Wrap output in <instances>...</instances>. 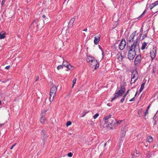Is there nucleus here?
I'll list each match as a JSON object with an SVG mask.
<instances>
[{
  "label": "nucleus",
  "instance_id": "nucleus-1",
  "mask_svg": "<svg viewBox=\"0 0 158 158\" xmlns=\"http://www.w3.org/2000/svg\"><path fill=\"white\" fill-rule=\"evenodd\" d=\"M139 39L137 38L132 44L128 46L127 49L128 51L127 57L130 60H133L135 56V52L139 50Z\"/></svg>",
  "mask_w": 158,
  "mask_h": 158
},
{
  "label": "nucleus",
  "instance_id": "nucleus-2",
  "mask_svg": "<svg viewBox=\"0 0 158 158\" xmlns=\"http://www.w3.org/2000/svg\"><path fill=\"white\" fill-rule=\"evenodd\" d=\"M54 96V95H52V96H50L49 98V101L50 102L49 105H47L46 103L45 102L42 106L41 108V115L42 117H41V118L40 119V122L41 123H45L46 121V120L44 117V116L46 112L49 110L50 107V105L53 101Z\"/></svg>",
  "mask_w": 158,
  "mask_h": 158
},
{
  "label": "nucleus",
  "instance_id": "nucleus-3",
  "mask_svg": "<svg viewBox=\"0 0 158 158\" xmlns=\"http://www.w3.org/2000/svg\"><path fill=\"white\" fill-rule=\"evenodd\" d=\"M125 91V88L123 86H120V89L118 91L115 92L114 94V97L111 100V101H113L114 99L122 96L123 94Z\"/></svg>",
  "mask_w": 158,
  "mask_h": 158
},
{
  "label": "nucleus",
  "instance_id": "nucleus-4",
  "mask_svg": "<svg viewBox=\"0 0 158 158\" xmlns=\"http://www.w3.org/2000/svg\"><path fill=\"white\" fill-rule=\"evenodd\" d=\"M114 119L113 117H111L110 115H109L104 117V120L105 124H107V127H108Z\"/></svg>",
  "mask_w": 158,
  "mask_h": 158
},
{
  "label": "nucleus",
  "instance_id": "nucleus-5",
  "mask_svg": "<svg viewBox=\"0 0 158 158\" xmlns=\"http://www.w3.org/2000/svg\"><path fill=\"white\" fill-rule=\"evenodd\" d=\"M51 88L50 90V96L55 95L57 90V87L56 85H54L52 83L51 84Z\"/></svg>",
  "mask_w": 158,
  "mask_h": 158
},
{
  "label": "nucleus",
  "instance_id": "nucleus-6",
  "mask_svg": "<svg viewBox=\"0 0 158 158\" xmlns=\"http://www.w3.org/2000/svg\"><path fill=\"white\" fill-rule=\"evenodd\" d=\"M142 60L141 56L140 55H137L135 58L134 64L136 66H138L141 63Z\"/></svg>",
  "mask_w": 158,
  "mask_h": 158
},
{
  "label": "nucleus",
  "instance_id": "nucleus-7",
  "mask_svg": "<svg viewBox=\"0 0 158 158\" xmlns=\"http://www.w3.org/2000/svg\"><path fill=\"white\" fill-rule=\"evenodd\" d=\"M150 54L152 60L155 58L156 54V49H155L153 48V49H152L150 52Z\"/></svg>",
  "mask_w": 158,
  "mask_h": 158
},
{
  "label": "nucleus",
  "instance_id": "nucleus-8",
  "mask_svg": "<svg viewBox=\"0 0 158 158\" xmlns=\"http://www.w3.org/2000/svg\"><path fill=\"white\" fill-rule=\"evenodd\" d=\"M138 74L137 71H134L132 72L131 75V78L137 80L138 78Z\"/></svg>",
  "mask_w": 158,
  "mask_h": 158
},
{
  "label": "nucleus",
  "instance_id": "nucleus-9",
  "mask_svg": "<svg viewBox=\"0 0 158 158\" xmlns=\"http://www.w3.org/2000/svg\"><path fill=\"white\" fill-rule=\"evenodd\" d=\"M126 44L125 40H123L120 42L119 45V48L121 50H123L125 48Z\"/></svg>",
  "mask_w": 158,
  "mask_h": 158
},
{
  "label": "nucleus",
  "instance_id": "nucleus-10",
  "mask_svg": "<svg viewBox=\"0 0 158 158\" xmlns=\"http://www.w3.org/2000/svg\"><path fill=\"white\" fill-rule=\"evenodd\" d=\"M117 126V124L116 123V120L115 119H114L113 122L109 126L108 128H109L110 129H112L114 128Z\"/></svg>",
  "mask_w": 158,
  "mask_h": 158
},
{
  "label": "nucleus",
  "instance_id": "nucleus-11",
  "mask_svg": "<svg viewBox=\"0 0 158 158\" xmlns=\"http://www.w3.org/2000/svg\"><path fill=\"white\" fill-rule=\"evenodd\" d=\"M76 16H74L70 20L69 24V27H72L73 25V23L75 20L76 19Z\"/></svg>",
  "mask_w": 158,
  "mask_h": 158
},
{
  "label": "nucleus",
  "instance_id": "nucleus-12",
  "mask_svg": "<svg viewBox=\"0 0 158 158\" xmlns=\"http://www.w3.org/2000/svg\"><path fill=\"white\" fill-rule=\"evenodd\" d=\"M136 31H135L132 33L130 35L129 38V41L130 42H133V39L135 36Z\"/></svg>",
  "mask_w": 158,
  "mask_h": 158
},
{
  "label": "nucleus",
  "instance_id": "nucleus-13",
  "mask_svg": "<svg viewBox=\"0 0 158 158\" xmlns=\"http://www.w3.org/2000/svg\"><path fill=\"white\" fill-rule=\"evenodd\" d=\"M90 64L93 66H95V69H96L97 67H98L99 64H97V61L96 60H93L90 63Z\"/></svg>",
  "mask_w": 158,
  "mask_h": 158
},
{
  "label": "nucleus",
  "instance_id": "nucleus-14",
  "mask_svg": "<svg viewBox=\"0 0 158 158\" xmlns=\"http://www.w3.org/2000/svg\"><path fill=\"white\" fill-rule=\"evenodd\" d=\"M100 35H98L97 36L94 37V42L95 44H97L99 42V41L100 39Z\"/></svg>",
  "mask_w": 158,
  "mask_h": 158
},
{
  "label": "nucleus",
  "instance_id": "nucleus-15",
  "mask_svg": "<svg viewBox=\"0 0 158 158\" xmlns=\"http://www.w3.org/2000/svg\"><path fill=\"white\" fill-rule=\"evenodd\" d=\"M46 132V131L45 130H43V131L41 132V135L42 136H43V142L45 141L47 138V136L45 134Z\"/></svg>",
  "mask_w": 158,
  "mask_h": 158
},
{
  "label": "nucleus",
  "instance_id": "nucleus-16",
  "mask_svg": "<svg viewBox=\"0 0 158 158\" xmlns=\"http://www.w3.org/2000/svg\"><path fill=\"white\" fill-rule=\"evenodd\" d=\"M95 59L94 57L90 56H88L87 57L86 60L87 61L90 63Z\"/></svg>",
  "mask_w": 158,
  "mask_h": 158
},
{
  "label": "nucleus",
  "instance_id": "nucleus-17",
  "mask_svg": "<svg viewBox=\"0 0 158 158\" xmlns=\"http://www.w3.org/2000/svg\"><path fill=\"white\" fill-rule=\"evenodd\" d=\"M69 63L67 61L64 60V61L62 63V66H64L66 68L67 67H69L68 65H69Z\"/></svg>",
  "mask_w": 158,
  "mask_h": 158
},
{
  "label": "nucleus",
  "instance_id": "nucleus-18",
  "mask_svg": "<svg viewBox=\"0 0 158 158\" xmlns=\"http://www.w3.org/2000/svg\"><path fill=\"white\" fill-rule=\"evenodd\" d=\"M106 144V143H104L103 142H102L98 146V148H104Z\"/></svg>",
  "mask_w": 158,
  "mask_h": 158
},
{
  "label": "nucleus",
  "instance_id": "nucleus-19",
  "mask_svg": "<svg viewBox=\"0 0 158 158\" xmlns=\"http://www.w3.org/2000/svg\"><path fill=\"white\" fill-rule=\"evenodd\" d=\"M140 152H138L136 150H135V151L134 152V153H132L131 154V158H133L135 156L137 157V156H135V154H139Z\"/></svg>",
  "mask_w": 158,
  "mask_h": 158
},
{
  "label": "nucleus",
  "instance_id": "nucleus-20",
  "mask_svg": "<svg viewBox=\"0 0 158 158\" xmlns=\"http://www.w3.org/2000/svg\"><path fill=\"white\" fill-rule=\"evenodd\" d=\"M148 43H146V42H143L142 45V46L141 48V49L142 50H144L145 48H146V47L147 46V45Z\"/></svg>",
  "mask_w": 158,
  "mask_h": 158
},
{
  "label": "nucleus",
  "instance_id": "nucleus-21",
  "mask_svg": "<svg viewBox=\"0 0 158 158\" xmlns=\"http://www.w3.org/2000/svg\"><path fill=\"white\" fill-rule=\"evenodd\" d=\"M5 37V33H3V32H0V39H4Z\"/></svg>",
  "mask_w": 158,
  "mask_h": 158
},
{
  "label": "nucleus",
  "instance_id": "nucleus-22",
  "mask_svg": "<svg viewBox=\"0 0 158 158\" xmlns=\"http://www.w3.org/2000/svg\"><path fill=\"white\" fill-rule=\"evenodd\" d=\"M148 141L149 143H151L153 141V138L152 137L149 136L147 138Z\"/></svg>",
  "mask_w": 158,
  "mask_h": 158
},
{
  "label": "nucleus",
  "instance_id": "nucleus-23",
  "mask_svg": "<svg viewBox=\"0 0 158 158\" xmlns=\"http://www.w3.org/2000/svg\"><path fill=\"white\" fill-rule=\"evenodd\" d=\"M42 17L43 18V23H45L44 22L45 21L47 22V18L46 17V16L45 15H43L42 16Z\"/></svg>",
  "mask_w": 158,
  "mask_h": 158
},
{
  "label": "nucleus",
  "instance_id": "nucleus-24",
  "mask_svg": "<svg viewBox=\"0 0 158 158\" xmlns=\"http://www.w3.org/2000/svg\"><path fill=\"white\" fill-rule=\"evenodd\" d=\"M77 81V78H75L74 79L73 81V85L72 86V88H73L74 85L76 83V81Z\"/></svg>",
  "mask_w": 158,
  "mask_h": 158
},
{
  "label": "nucleus",
  "instance_id": "nucleus-25",
  "mask_svg": "<svg viewBox=\"0 0 158 158\" xmlns=\"http://www.w3.org/2000/svg\"><path fill=\"white\" fill-rule=\"evenodd\" d=\"M155 6V5L154 4L152 3L150 4L149 5V7L150 8L151 10H152L153 7H154Z\"/></svg>",
  "mask_w": 158,
  "mask_h": 158
},
{
  "label": "nucleus",
  "instance_id": "nucleus-26",
  "mask_svg": "<svg viewBox=\"0 0 158 158\" xmlns=\"http://www.w3.org/2000/svg\"><path fill=\"white\" fill-rule=\"evenodd\" d=\"M126 97V96H125V95H123L122 98L120 100V102L121 103H122L124 102V101L125 100Z\"/></svg>",
  "mask_w": 158,
  "mask_h": 158
},
{
  "label": "nucleus",
  "instance_id": "nucleus-27",
  "mask_svg": "<svg viewBox=\"0 0 158 158\" xmlns=\"http://www.w3.org/2000/svg\"><path fill=\"white\" fill-rule=\"evenodd\" d=\"M137 92H136V93H135V96L134 97L132 98H131V99H130L129 100V101L130 102H132V101H135V97L136 96V95L137 94Z\"/></svg>",
  "mask_w": 158,
  "mask_h": 158
},
{
  "label": "nucleus",
  "instance_id": "nucleus-28",
  "mask_svg": "<svg viewBox=\"0 0 158 158\" xmlns=\"http://www.w3.org/2000/svg\"><path fill=\"white\" fill-rule=\"evenodd\" d=\"M68 66H69V67H67V68L68 69H72V68H73V69L74 68V67L73 66H72V65H70V63L69 64V65H68Z\"/></svg>",
  "mask_w": 158,
  "mask_h": 158
},
{
  "label": "nucleus",
  "instance_id": "nucleus-29",
  "mask_svg": "<svg viewBox=\"0 0 158 158\" xmlns=\"http://www.w3.org/2000/svg\"><path fill=\"white\" fill-rule=\"evenodd\" d=\"M118 60L120 61L121 60L123 59V56L121 54H120V56L118 57Z\"/></svg>",
  "mask_w": 158,
  "mask_h": 158
},
{
  "label": "nucleus",
  "instance_id": "nucleus-30",
  "mask_svg": "<svg viewBox=\"0 0 158 158\" xmlns=\"http://www.w3.org/2000/svg\"><path fill=\"white\" fill-rule=\"evenodd\" d=\"M63 68V66L62 65H59L57 67V69L58 70H59L61 69H62Z\"/></svg>",
  "mask_w": 158,
  "mask_h": 158
},
{
  "label": "nucleus",
  "instance_id": "nucleus-31",
  "mask_svg": "<svg viewBox=\"0 0 158 158\" xmlns=\"http://www.w3.org/2000/svg\"><path fill=\"white\" fill-rule=\"evenodd\" d=\"M137 80H136L134 79H132L131 78V85L132 83H134Z\"/></svg>",
  "mask_w": 158,
  "mask_h": 158
},
{
  "label": "nucleus",
  "instance_id": "nucleus-32",
  "mask_svg": "<svg viewBox=\"0 0 158 158\" xmlns=\"http://www.w3.org/2000/svg\"><path fill=\"white\" fill-rule=\"evenodd\" d=\"M145 12H146V11L144 10L143 11V13L142 14H141V15H140V16L139 17V18H142L143 17L144 14H145Z\"/></svg>",
  "mask_w": 158,
  "mask_h": 158
},
{
  "label": "nucleus",
  "instance_id": "nucleus-33",
  "mask_svg": "<svg viewBox=\"0 0 158 158\" xmlns=\"http://www.w3.org/2000/svg\"><path fill=\"white\" fill-rule=\"evenodd\" d=\"M72 124V123L70 121H68L67 123L66 126L67 127L71 125Z\"/></svg>",
  "mask_w": 158,
  "mask_h": 158
},
{
  "label": "nucleus",
  "instance_id": "nucleus-34",
  "mask_svg": "<svg viewBox=\"0 0 158 158\" xmlns=\"http://www.w3.org/2000/svg\"><path fill=\"white\" fill-rule=\"evenodd\" d=\"M98 115L99 114L98 113L96 114H94V119H96L98 117Z\"/></svg>",
  "mask_w": 158,
  "mask_h": 158
},
{
  "label": "nucleus",
  "instance_id": "nucleus-35",
  "mask_svg": "<svg viewBox=\"0 0 158 158\" xmlns=\"http://www.w3.org/2000/svg\"><path fill=\"white\" fill-rule=\"evenodd\" d=\"M88 111H84L82 113V117L84 116L86 114L88 113Z\"/></svg>",
  "mask_w": 158,
  "mask_h": 158
},
{
  "label": "nucleus",
  "instance_id": "nucleus-36",
  "mask_svg": "<svg viewBox=\"0 0 158 158\" xmlns=\"http://www.w3.org/2000/svg\"><path fill=\"white\" fill-rule=\"evenodd\" d=\"M145 85V83H143L141 85L140 88H141L142 89H143Z\"/></svg>",
  "mask_w": 158,
  "mask_h": 158
},
{
  "label": "nucleus",
  "instance_id": "nucleus-37",
  "mask_svg": "<svg viewBox=\"0 0 158 158\" xmlns=\"http://www.w3.org/2000/svg\"><path fill=\"white\" fill-rule=\"evenodd\" d=\"M67 156L69 157H71L73 156V154L71 152H69Z\"/></svg>",
  "mask_w": 158,
  "mask_h": 158
},
{
  "label": "nucleus",
  "instance_id": "nucleus-38",
  "mask_svg": "<svg viewBox=\"0 0 158 158\" xmlns=\"http://www.w3.org/2000/svg\"><path fill=\"white\" fill-rule=\"evenodd\" d=\"M5 0H2V2H1V5L2 6L4 4L5 2Z\"/></svg>",
  "mask_w": 158,
  "mask_h": 158
},
{
  "label": "nucleus",
  "instance_id": "nucleus-39",
  "mask_svg": "<svg viewBox=\"0 0 158 158\" xmlns=\"http://www.w3.org/2000/svg\"><path fill=\"white\" fill-rule=\"evenodd\" d=\"M148 114V110L146 109V111L145 113V116H146L147 114Z\"/></svg>",
  "mask_w": 158,
  "mask_h": 158
},
{
  "label": "nucleus",
  "instance_id": "nucleus-40",
  "mask_svg": "<svg viewBox=\"0 0 158 158\" xmlns=\"http://www.w3.org/2000/svg\"><path fill=\"white\" fill-rule=\"evenodd\" d=\"M16 143H14L10 147V148H13L15 146L16 144Z\"/></svg>",
  "mask_w": 158,
  "mask_h": 158
},
{
  "label": "nucleus",
  "instance_id": "nucleus-41",
  "mask_svg": "<svg viewBox=\"0 0 158 158\" xmlns=\"http://www.w3.org/2000/svg\"><path fill=\"white\" fill-rule=\"evenodd\" d=\"M10 65L7 66L5 67V69H6L8 70L10 69Z\"/></svg>",
  "mask_w": 158,
  "mask_h": 158
},
{
  "label": "nucleus",
  "instance_id": "nucleus-42",
  "mask_svg": "<svg viewBox=\"0 0 158 158\" xmlns=\"http://www.w3.org/2000/svg\"><path fill=\"white\" fill-rule=\"evenodd\" d=\"M146 35L145 34H144L142 36V40H143L145 39V38L146 37Z\"/></svg>",
  "mask_w": 158,
  "mask_h": 158
},
{
  "label": "nucleus",
  "instance_id": "nucleus-43",
  "mask_svg": "<svg viewBox=\"0 0 158 158\" xmlns=\"http://www.w3.org/2000/svg\"><path fill=\"white\" fill-rule=\"evenodd\" d=\"M155 5V6H156L157 4H158V0L156 1L155 2L153 3Z\"/></svg>",
  "mask_w": 158,
  "mask_h": 158
},
{
  "label": "nucleus",
  "instance_id": "nucleus-44",
  "mask_svg": "<svg viewBox=\"0 0 158 158\" xmlns=\"http://www.w3.org/2000/svg\"><path fill=\"white\" fill-rule=\"evenodd\" d=\"M129 89L128 90V91L124 95H125V96H126L129 93Z\"/></svg>",
  "mask_w": 158,
  "mask_h": 158
},
{
  "label": "nucleus",
  "instance_id": "nucleus-45",
  "mask_svg": "<svg viewBox=\"0 0 158 158\" xmlns=\"http://www.w3.org/2000/svg\"><path fill=\"white\" fill-rule=\"evenodd\" d=\"M121 122V121H116V123L117 124V126Z\"/></svg>",
  "mask_w": 158,
  "mask_h": 158
},
{
  "label": "nucleus",
  "instance_id": "nucleus-46",
  "mask_svg": "<svg viewBox=\"0 0 158 158\" xmlns=\"http://www.w3.org/2000/svg\"><path fill=\"white\" fill-rule=\"evenodd\" d=\"M35 22H36L35 20H34V21H33V22L32 23H31V26H32V25L33 24H34V23Z\"/></svg>",
  "mask_w": 158,
  "mask_h": 158
},
{
  "label": "nucleus",
  "instance_id": "nucleus-47",
  "mask_svg": "<svg viewBox=\"0 0 158 158\" xmlns=\"http://www.w3.org/2000/svg\"><path fill=\"white\" fill-rule=\"evenodd\" d=\"M39 78V76H37L36 77V79H35V81H37L38 80Z\"/></svg>",
  "mask_w": 158,
  "mask_h": 158
},
{
  "label": "nucleus",
  "instance_id": "nucleus-48",
  "mask_svg": "<svg viewBox=\"0 0 158 158\" xmlns=\"http://www.w3.org/2000/svg\"><path fill=\"white\" fill-rule=\"evenodd\" d=\"M151 106V104H150L147 107L146 109L148 110L150 106Z\"/></svg>",
  "mask_w": 158,
  "mask_h": 158
},
{
  "label": "nucleus",
  "instance_id": "nucleus-49",
  "mask_svg": "<svg viewBox=\"0 0 158 158\" xmlns=\"http://www.w3.org/2000/svg\"><path fill=\"white\" fill-rule=\"evenodd\" d=\"M143 89H142L141 88H140V89H139V92L140 93L143 90Z\"/></svg>",
  "mask_w": 158,
  "mask_h": 158
},
{
  "label": "nucleus",
  "instance_id": "nucleus-50",
  "mask_svg": "<svg viewBox=\"0 0 158 158\" xmlns=\"http://www.w3.org/2000/svg\"><path fill=\"white\" fill-rule=\"evenodd\" d=\"M83 31H87V28H85V29H84Z\"/></svg>",
  "mask_w": 158,
  "mask_h": 158
},
{
  "label": "nucleus",
  "instance_id": "nucleus-51",
  "mask_svg": "<svg viewBox=\"0 0 158 158\" xmlns=\"http://www.w3.org/2000/svg\"><path fill=\"white\" fill-rule=\"evenodd\" d=\"M141 111H139L138 112V114H139L141 113Z\"/></svg>",
  "mask_w": 158,
  "mask_h": 158
},
{
  "label": "nucleus",
  "instance_id": "nucleus-52",
  "mask_svg": "<svg viewBox=\"0 0 158 158\" xmlns=\"http://www.w3.org/2000/svg\"><path fill=\"white\" fill-rule=\"evenodd\" d=\"M4 125V124H1L0 125V127H1V126H3V125Z\"/></svg>",
  "mask_w": 158,
  "mask_h": 158
},
{
  "label": "nucleus",
  "instance_id": "nucleus-53",
  "mask_svg": "<svg viewBox=\"0 0 158 158\" xmlns=\"http://www.w3.org/2000/svg\"><path fill=\"white\" fill-rule=\"evenodd\" d=\"M6 81H2V82L4 83H6Z\"/></svg>",
  "mask_w": 158,
  "mask_h": 158
},
{
  "label": "nucleus",
  "instance_id": "nucleus-54",
  "mask_svg": "<svg viewBox=\"0 0 158 158\" xmlns=\"http://www.w3.org/2000/svg\"><path fill=\"white\" fill-rule=\"evenodd\" d=\"M2 102L0 100V105L1 104Z\"/></svg>",
  "mask_w": 158,
  "mask_h": 158
},
{
  "label": "nucleus",
  "instance_id": "nucleus-55",
  "mask_svg": "<svg viewBox=\"0 0 158 158\" xmlns=\"http://www.w3.org/2000/svg\"><path fill=\"white\" fill-rule=\"evenodd\" d=\"M46 99H47L46 98H44V101H45V100H46Z\"/></svg>",
  "mask_w": 158,
  "mask_h": 158
},
{
  "label": "nucleus",
  "instance_id": "nucleus-56",
  "mask_svg": "<svg viewBox=\"0 0 158 158\" xmlns=\"http://www.w3.org/2000/svg\"><path fill=\"white\" fill-rule=\"evenodd\" d=\"M36 26H37V27L38 28V26H39L38 25V24Z\"/></svg>",
  "mask_w": 158,
  "mask_h": 158
},
{
  "label": "nucleus",
  "instance_id": "nucleus-57",
  "mask_svg": "<svg viewBox=\"0 0 158 158\" xmlns=\"http://www.w3.org/2000/svg\"><path fill=\"white\" fill-rule=\"evenodd\" d=\"M0 93L1 94L2 93L1 92V91L0 90Z\"/></svg>",
  "mask_w": 158,
  "mask_h": 158
},
{
  "label": "nucleus",
  "instance_id": "nucleus-58",
  "mask_svg": "<svg viewBox=\"0 0 158 158\" xmlns=\"http://www.w3.org/2000/svg\"><path fill=\"white\" fill-rule=\"evenodd\" d=\"M101 155H102V154H100V156H101Z\"/></svg>",
  "mask_w": 158,
  "mask_h": 158
},
{
  "label": "nucleus",
  "instance_id": "nucleus-59",
  "mask_svg": "<svg viewBox=\"0 0 158 158\" xmlns=\"http://www.w3.org/2000/svg\"><path fill=\"white\" fill-rule=\"evenodd\" d=\"M0 81H1V80L0 79Z\"/></svg>",
  "mask_w": 158,
  "mask_h": 158
},
{
  "label": "nucleus",
  "instance_id": "nucleus-60",
  "mask_svg": "<svg viewBox=\"0 0 158 158\" xmlns=\"http://www.w3.org/2000/svg\"><path fill=\"white\" fill-rule=\"evenodd\" d=\"M157 12H158V10L157 11Z\"/></svg>",
  "mask_w": 158,
  "mask_h": 158
}]
</instances>
